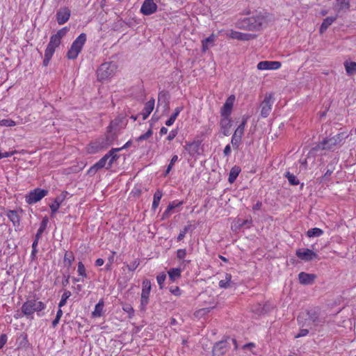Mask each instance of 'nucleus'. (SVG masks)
Instances as JSON below:
<instances>
[{
  "label": "nucleus",
  "instance_id": "27",
  "mask_svg": "<svg viewBox=\"0 0 356 356\" xmlns=\"http://www.w3.org/2000/svg\"><path fill=\"white\" fill-rule=\"evenodd\" d=\"M104 307V302L102 299H101L95 305V309L92 313V316L95 318L100 317L102 315Z\"/></svg>",
  "mask_w": 356,
  "mask_h": 356
},
{
  "label": "nucleus",
  "instance_id": "36",
  "mask_svg": "<svg viewBox=\"0 0 356 356\" xmlns=\"http://www.w3.org/2000/svg\"><path fill=\"white\" fill-rule=\"evenodd\" d=\"M182 204H183V202L182 201L175 200V201H172V202H170L168 206V207H167V209H166V210L163 213V216H168L169 212L171 210H172V209H175V208H177V207H179V206H181Z\"/></svg>",
  "mask_w": 356,
  "mask_h": 356
},
{
  "label": "nucleus",
  "instance_id": "46",
  "mask_svg": "<svg viewBox=\"0 0 356 356\" xmlns=\"http://www.w3.org/2000/svg\"><path fill=\"white\" fill-rule=\"evenodd\" d=\"M140 264V261L138 259H135L130 264L127 265V268L129 271L135 270Z\"/></svg>",
  "mask_w": 356,
  "mask_h": 356
},
{
  "label": "nucleus",
  "instance_id": "6",
  "mask_svg": "<svg viewBox=\"0 0 356 356\" xmlns=\"http://www.w3.org/2000/svg\"><path fill=\"white\" fill-rule=\"evenodd\" d=\"M67 31V27H64L58 30L56 34L52 35L50 38L49 42L47 46L45 51L54 54L56 49L60 46L62 38L66 35Z\"/></svg>",
  "mask_w": 356,
  "mask_h": 356
},
{
  "label": "nucleus",
  "instance_id": "17",
  "mask_svg": "<svg viewBox=\"0 0 356 356\" xmlns=\"http://www.w3.org/2000/svg\"><path fill=\"white\" fill-rule=\"evenodd\" d=\"M200 142L199 140H194L193 142H186L184 148L191 156H194L200 154Z\"/></svg>",
  "mask_w": 356,
  "mask_h": 356
},
{
  "label": "nucleus",
  "instance_id": "31",
  "mask_svg": "<svg viewBox=\"0 0 356 356\" xmlns=\"http://www.w3.org/2000/svg\"><path fill=\"white\" fill-rule=\"evenodd\" d=\"M298 280L301 284H309L312 282V275L301 272L298 275Z\"/></svg>",
  "mask_w": 356,
  "mask_h": 356
},
{
  "label": "nucleus",
  "instance_id": "18",
  "mask_svg": "<svg viewBox=\"0 0 356 356\" xmlns=\"http://www.w3.org/2000/svg\"><path fill=\"white\" fill-rule=\"evenodd\" d=\"M67 195L68 193L67 191H63L59 196L55 198L54 202L49 205L51 211V215L56 213L58 211L61 204L67 198Z\"/></svg>",
  "mask_w": 356,
  "mask_h": 356
},
{
  "label": "nucleus",
  "instance_id": "2",
  "mask_svg": "<svg viewBox=\"0 0 356 356\" xmlns=\"http://www.w3.org/2000/svg\"><path fill=\"white\" fill-rule=\"evenodd\" d=\"M118 70V65L113 62H105L97 68V79L100 82H104L115 76Z\"/></svg>",
  "mask_w": 356,
  "mask_h": 356
},
{
  "label": "nucleus",
  "instance_id": "7",
  "mask_svg": "<svg viewBox=\"0 0 356 356\" xmlns=\"http://www.w3.org/2000/svg\"><path fill=\"white\" fill-rule=\"evenodd\" d=\"M151 288L152 285L150 280L147 279L144 280L142 283V291L140 295V311L145 312L146 310L147 305L149 304V301Z\"/></svg>",
  "mask_w": 356,
  "mask_h": 356
},
{
  "label": "nucleus",
  "instance_id": "51",
  "mask_svg": "<svg viewBox=\"0 0 356 356\" xmlns=\"http://www.w3.org/2000/svg\"><path fill=\"white\" fill-rule=\"evenodd\" d=\"M152 130L149 129L146 133H145L144 134L140 135L138 138V141H141V140H147V139H148L152 136Z\"/></svg>",
  "mask_w": 356,
  "mask_h": 356
},
{
  "label": "nucleus",
  "instance_id": "43",
  "mask_svg": "<svg viewBox=\"0 0 356 356\" xmlns=\"http://www.w3.org/2000/svg\"><path fill=\"white\" fill-rule=\"evenodd\" d=\"M77 273H78L79 275L81 276L83 278L87 277L86 268L81 261H79L78 263Z\"/></svg>",
  "mask_w": 356,
  "mask_h": 356
},
{
  "label": "nucleus",
  "instance_id": "60",
  "mask_svg": "<svg viewBox=\"0 0 356 356\" xmlns=\"http://www.w3.org/2000/svg\"><path fill=\"white\" fill-rule=\"evenodd\" d=\"M309 333V330L308 329H301L300 330V332L296 335V338H299V337H304L305 335H307V334Z\"/></svg>",
  "mask_w": 356,
  "mask_h": 356
},
{
  "label": "nucleus",
  "instance_id": "48",
  "mask_svg": "<svg viewBox=\"0 0 356 356\" xmlns=\"http://www.w3.org/2000/svg\"><path fill=\"white\" fill-rule=\"evenodd\" d=\"M112 253V255L110 256L108 258V263L106 264V270H110L111 269V267L112 266V264H113L114 262V257L116 254V252L115 251H112L111 252Z\"/></svg>",
  "mask_w": 356,
  "mask_h": 356
},
{
  "label": "nucleus",
  "instance_id": "38",
  "mask_svg": "<svg viewBox=\"0 0 356 356\" xmlns=\"http://www.w3.org/2000/svg\"><path fill=\"white\" fill-rule=\"evenodd\" d=\"M212 308H210V307H207V308H202V309H200L198 310H196L193 315L195 318H201L207 314H208L211 310Z\"/></svg>",
  "mask_w": 356,
  "mask_h": 356
},
{
  "label": "nucleus",
  "instance_id": "26",
  "mask_svg": "<svg viewBox=\"0 0 356 356\" xmlns=\"http://www.w3.org/2000/svg\"><path fill=\"white\" fill-rule=\"evenodd\" d=\"M163 196V192L160 189H157L154 194V197H153V202H152V209L155 211L159 204H160V201H161V199Z\"/></svg>",
  "mask_w": 356,
  "mask_h": 356
},
{
  "label": "nucleus",
  "instance_id": "29",
  "mask_svg": "<svg viewBox=\"0 0 356 356\" xmlns=\"http://www.w3.org/2000/svg\"><path fill=\"white\" fill-rule=\"evenodd\" d=\"M168 274L171 282H175L177 279L181 277V270L179 268H170L168 271Z\"/></svg>",
  "mask_w": 356,
  "mask_h": 356
},
{
  "label": "nucleus",
  "instance_id": "32",
  "mask_svg": "<svg viewBox=\"0 0 356 356\" xmlns=\"http://www.w3.org/2000/svg\"><path fill=\"white\" fill-rule=\"evenodd\" d=\"M240 172H241V169L239 167H237V166L233 167L229 172L228 181L230 184L234 183L235 181V180L236 179L237 177L238 176V174L240 173Z\"/></svg>",
  "mask_w": 356,
  "mask_h": 356
},
{
  "label": "nucleus",
  "instance_id": "1",
  "mask_svg": "<svg viewBox=\"0 0 356 356\" xmlns=\"http://www.w3.org/2000/svg\"><path fill=\"white\" fill-rule=\"evenodd\" d=\"M114 151H115V149L108 151L107 154L88 170V174L94 175L99 170L103 168H106V169L111 168L113 164L120 157L118 154H114Z\"/></svg>",
  "mask_w": 356,
  "mask_h": 356
},
{
  "label": "nucleus",
  "instance_id": "40",
  "mask_svg": "<svg viewBox=\"0 0 356 356\" xmlns=\"http://www.w3.org/2000/svg\"><path fill=\"white\" fill-rule=\"evenodd\" d=\"M72 293L70 291L65 290L61 296V299L58 303L60 308L65 305L67 300L71 296Z\"/></svg>",
  "mask_w": 356,
  "mask_h": 356
},
{
  "label": "nucleus",
  "instance_id": "47",
  "mask_svg": "<svg viewBox=\"0 0 356 356\" xmlns=\"http://www.w3.org/2000/svg\"><path fill=\"white\" fill-rule=\"evenodd\" d=\"M169 291L172 295L177 297H179L181 295V290L179 286H170Z\"/></svg>",
  "mask_w": 356,
  "mask_h": 356
},
{
  "label": "nucleus",
  "instance_id": "59",
  "mask_svg": "<svg viewBox=\"0 0 356 356\" xmlns=\"http://www.w3.org/2000/svg\"><path fill=\"white\" fill-rule=\"evenodd\" d=\"M225 343L223 342H219L218 343H216L214 347H213V352H216L219 350H221V349H223L224 348V346H225Z\"/></svg>",
  "mask_w": 356,
  "mask_h": 356
},
{
  "label": "nucleus",
  "instance_id": "10",
  "mask_svg": "<svg viewBox=\"0 0 356 356\" xmlns=\"http://www.w3.org/2000/svg\"><path fill=\"white\" fill-rule=\"evenodd\" d=\"M273 104V97L272 94L266 95L261 103V115L263 118H266L271 112L272 106Z\"/></svg>",
  "mask_w": 356,
  "mask_h": 356
},
{
  "label": "nucleus",
  "instance_id": "23",
  "mask_svg": "<svg viewBox=\"0 0 356 356\" xmlns=\"http://www.w3.org/2000/svg\"><path fill=\"white\" fill-rule=\"evenodd\" d=\"M216 36L212 33L206 39L202 40V51L206 52L209 48L214 44Z\"/></svg>",
  "mask_w": 356,
  "mask_h": 356
},
{
  "label": "nucleus",
  "instance_id": "42",
  "mask_svg": "<svg viewBox=\"0 0 356 356\" xmlns=\"http://www.w3.org/2000/svg\"><path fill=\"white\" fill-rule=\"evenodd\" d=\"M165 279L166 275L165 273H161L156 276V281L160 289H162L163 288Z\"/></svg>",
  "mask_w": 356,
  "mask_h": 356
},
{
  "label": "nucleus",
  "instance_id": "35",
  "mask_svg": "<svg viewBox=\"0 0 356 356\" xmlns=\"http://www.w3.org/2000/svg\"><path fill=\"white\" fill-rule=\"evenodd\" d=\"M74 260V255L72 252L67 251L64 256V264L66 266L70 267L73 261Z\"/></svg>",
  "mask_w": 356,
  "mask_h": 356
},
{
  "label": "nucleus",
  "instance_id": "39",
  "mask_svg": "<svg viewBox=\"0 0 356 356\" xmlns=\"http://www.w3.org/2000/svg\"><path fill=\"white\" fill-rule=\"evenodd\" d=\"M47 221H48V220L47 218H43V220L41 222V225H40L39 229H38V232L35 234V238L40 239V238L41 237V235L42 234L44 229H46Z\"/></svg>",
  "mask_w": 356,
  "mask_h": 356
},
{
  "label": "nucleus",
  "instance_id": "25",
  "mask_svg": "<svg viewBox=\"0 0 356 356\" xmlns=\"http://www.w3.org/2000/svg\"><path fill=\"white\" fill-rule=\"evenodd\" d=\"M337 17L338 15H337L334 17H328L325 18L321 26L320 33H324L327 29L337 19Z\"/></svg>",
  "mask_w": 356,
  "mask_h": 356
},
{
  "label": "nucleus",
  "instance_id": "62",
  "mask_svg": "<svg viewBox=\"0 0 356 356\" xmlns=\"http://www.w3.org/2000/svg\"><path fill=\"white\" fill-rule=\"evenodd\" d=\"M184 109L183 106H178L175 109L174 113L172 115V116H175V118L177 119L178 115H179L180 112L182 111Z\"/></svg>",
  "mask_w": 356,
  "mask_h": 356
},
{
  "label": "nucleus",
  "instance_id": "24",
  "mask_svg": "<svg viewBox=\"0 0 356 356\" xmlns=\"http://www.w3.org/2000/svg\"><path fill=\"white\" fill-rule=\"evenodd\" d=\"M334 9L339 13L343 10H348L350 8V3L346 0H335L333 2Z\"/></svg>",
  "mask_w": 356,
  "mask_h": 356
},
{
  "label": "nucleus",
  "instance_id": "3",
  "mask_svg": "<svg viewBox=\"0 0 356 356\" xmlns=\"http://www.w3.org/2000/svg\"><path fill=\"white\" fill-rule=\"evenodd\" d=\"M348 136L349 134L345 131L339 133L332 137L323 140L316 148L319 149H333L341 146Z\"/></svg>",
  "mask_w": 356,
  "mask_h": 356
},
{
  "label": "nucleus",
  "instance_id": "63",
  "mask_svg": "<svg viewBox=\"0 0 356 356\" xmlns=\"http://www.w3.org/2000/svg\"><path fill=\"white\" fill-rule=\"evenodd\" d=\"M175 120H176V118H175V116L171 115L170 117V118L165 121V125L168 127H170L174 124Z\"/></svg>",
  "mask_w": 356,
  "mask_h": 356
},
{
  "label": "nucleus",
  "instance_id": "19",
  "mask_svg": "<svg viewBox=\"0 0 356 356\" xmlns=\"http://www.w3.org/2000/svg\"><path fill=\"white\" fill-rule=\"evenodd\" d=\"M220 128L222 134L227 136L230 134V129L232 127V119L231 118H222L220 120Z\"/></svg>",
  "mask_w": 356,
  "mask_h": 356
},
{
  "label": "nucleus",
  "instance_id": "28",
  "mask_svg": "<svg viewBox=\"0 0 356 356\" xmlns=\"http://www.w3.org/2000/svg\"><path fill=\"white\" fill-rule=\"evenodd\" d=\"M344 67L348 75H354L356 74V62L346 60L344 62Z\"/></svg>",
  "mask_w": 356,
  "mask_h": 356
},
{
  "label": "nucleus",
  "instance_id": "8",
  "mask_svg": "<svg viewBox=\"0 0 356 356\" xmlns=\"http://www.w3.org/2000/svg\"><path fill=\"white\" fill-rule=\"evenodd\" d=\"M48 194V191L40 188H36L29 191L25 196V201L28 204H33L40 201Z\"/></svg>",
  "mask_w": 356,
  "mask_h": 356
},
{
  "label": "nucleus",
  "instance_id": "12",
  "mask_svg": "<svg viewBox=\"0 0 356 356\" xmlns=\"http://www.w3.org/2000/svg\"><path fill=\"white\" fill-rule=\"evenodd\" d=\"M250 24L251 25V31H259L263 25L267 22L266 18L263 15H257L249 17Z\"/></svg>",
  "mask_w": 356,
  "mask_h": 356
},
{
  "label": "nucleus",
  "instance_id": "13",
  "mask_svg": "<svg viewBox=\"0 0 356 356\" xmlns=\"http://www.w3.org/2000/svg\"><path fill=\"white\" fill-rule=\"evenodd\" d=\"M157 5L154 2V0H145L140 8V12L144 15H150L157 10Z\"/></svg>",
  "mask_w": 356,
  "mask_h": 356
},
{
  "label": "nucleus",
  "instance_id": "56",
  "mask_svg": "<svg viewBox=\"0 0 356 356\" xmlns=\"http://www.w3.org/2000/svg\"><path fill=\"white\" fill-rule=\"evenodd\" d=\"M122 309L129 314H133L134 312L133 307L130 305L123 306Z\"/></svg>",
  "mask_w": 356,
  "mask_h": 356
},
{
  "label": "nucleus",
  "instance_id": "30",
  "mask_svg": "<svg viewBox=\"0 0 356 356\" xmlns=\"http://www.w3.org/2000/svg\"><path fill=\"white\" fill-rule=\"evenodd\" d=\"M243 136V134H238L236 131H234V134L232 135V139H231V143L235 149H238L239 145L241 143V139H242Z\"/></svg>",
  "mask_w": 356,
  "mask_h": 356
},
{
  "label": "nucleus",
  "instance_id": "22",
  "mask_svg": "<svg viewBox=\"0 0 356 356\" xmlns=\"http://www.w3.org/2000/svg\"><path fill=\"white\" fill-rule=\"evenodd\" d=\"M296 256L302 261H310L312 259V250L308 248H299L296 250Z\"/></svg>",
  "mask_w": 356,
  "mask_h": 356
},
{
  "label": "nucleus",
  "instance_id": "54",
  "mask_svg": "<svg viewBox=\"0 0 356 356\" xmlns=\"http://www.w3.org/2000/svg\"><path fill=\"white\" fill-rule=\"evenodd\" d=\"M178 134V130L177 129H172L170 131V134L167 136V140L170 141L172 140Z\"/></svg>",
  "mask_w": 356,
  "mask_h": 356
},
{
  "label": "nucleus",
  "instance_id": "45",
  "mask_svg": "<svg viewBox=\"0 0 356 356\" xmlns=\"http://www.w3.org/2000/svg\"><path fill=\"white\" fill-rule=\"evenodd\" d=\"M16 122L11 119H3L0 120V125L3 127H14Z\"/></svg>",
  "mask_w": 356,
  "mask_h": 356
},
{
  "label": "nucleus",
  "instance_id": "58",
  "mask_svg": "<svg viewBox=\"0 0 356 356\" xmlns=\"http://www.w3.org/2000/svg\"><path fill=\"white\" fill-rule=\"evenodd\" d=\"M39 239L37 238H35V240L32 244V255H35V254L38 252L37 250V246L38 243Z\"/></svg>",
  "mask_w": 356,
  "mask_h": 356
},
{
  "label": "nucleus",
  "instance_id": "33",
  "mask_svg": "<svg viewBox=\"0 0 356 356\" xmlns=\"http://www.w3.org/2000/svg\"><path fill=\"white\" fill-rule=\"evenodd\" d=\"M232 282V275L229 273L225 274V277L224 280H221L219 282V286L222 289H227L231 286Z\"/></svg>",
  "mask_w": 356,
  "mask_h": 356
},
{
  "label": "nucleus",
  "instance_id": "20",
  "mask_svg": "<svg viewBox=\"0 0 356 356\" xmlns=\"http://www.w3.org/2000/svg\"><path fill=\"white\" fill-rule=\"evenodd\" d=\"M6 216L12 222L15 227H19L20 226L21 218L17 210L7 211Z\"/></svg>",
  "mask_w": 356,
  "mask_h": 356
},
{
  "label": "nucleus",
  "instance_id": "55",
  "mask_svg": "<svg viewBox=\"0 0 356 356\" xmlns=\"http://www.w3.org/2000/svg\"><path fill=\"white\" fill-rule=\"evenodd\" d=\"M17 153H18V152L17 150H13V151H10V152H6L4 153H1V159L10 157V156L15 155Z\"/></svg>",
  "mask_w": 356,
  "mask_h": 356
},
{
  "label": "nucleus",
  "instance_id": "34",
  "mask_svg": "<svg viewBox=\"0 0 356 356\" xmlns=\"http://www.w3.org/2000/svg\"><path fill=\"white\" fill-rule=\"evenodd\" d=\"M248 20H249V17L244 18L243 19L237 22L236 24V26L241 29L251 31V29H250L251 25Z\"/></svg>",
  "mask_w": 356,
  "mask_h": 356
},
{
  "label": "nucleus",
  "instance_id": "21",
  "mask_svg": "<svg viewBox=\"0 0 356 356\" xmlns=\"http://www.w3.org/2000/svg\"><path fill=\"white\" fill-rule=\"evenodd\" d=\"M154 103H155L154 99V98H151L145 104L144 108H143V111L141 112V115H142L143 120H146L149 116V115L151 114V113L154 110Z\"/></svg>",
  "mask_w": 356,
  "mask_h": 356
},
{
  "label": "nucleus",
  "instance_id": "57",
  "mask_svg": "<svg viewBox=\"0 0 356 356\" xmlns=\"http://www.w3.org/2000/svg\"><path fill=\"white\" fill-rule=\"evenodd\" d=\"M188 231V227H185L184 230L181 231L180 233L177 236V241H180L184 239L185 235Z\"/></svg>",
  "mask_w": 356,
  "mask_h": 356
},
{
  "label": "nucleus",
  "instance_id": "41",
  "mask_svg": "<svg viewBox=\"0 0 356 356\" xmlns=\"http://www.w3.org/2000/svg\"><path fill=\"white\" fill-rule=\"evenodd\" d=\"M285 177L287 178L291 185L296 186L299 184V180L293 174H291L289 172H286L285 174Z\"/></svg>",
  "mask_w": 356,
  "mask_h": 356
},
{
  "label": "nucleus",
  "instance_id": "53",
  "mask_svg": "<svg viewBox=\"0 0 356 356\" xmlns=\"http://www.w3.org/2000/svg\"><path fill=\"white\" fill-rule=\"evenodd\" d=\"M8 337L6 334H1L0 335V349H1L7 343Z\"/></svg>",
  "mask_w": 356,
  "mask_h": 356
},
{
  "label": "nucleus",
  "instance_id": "9",
  "mask_svg": "<svg viewBox=\"0 0 356 356\" xmlns=\"http://www.w3.org/2000/svg\"><path fill=\"white\" fill-rule=\"evenodd\" d=\"M110 145L107 139L104 138H99L91 142L87 148V151L90 154H95L99 151L106 149Z\"/></svg>",
  "mask_w": 356,
  "mask_h": 356
},
{
  "label": "nucleus",
  "instance_id": "52",
  "mask_svg": "<svg viewBox=\"0 0 356 356\" xmlns=\"http://www.w3.org/2000/svg\"><path fill=\"white\" fill-rule=\"evenodd\" d=\"M186 249H179L177 251V257L179 259H183L186 257Z\"/></svg>",
  "mask_w": 356,
  "mask_h": 356
},
{
  "label": "nucleus",
  "instance_id": "11",
  "mask_svg": "<svg viewBox=\"0 0 356 356\" xmlns=\"http://www.w3.org/2000/svg\"><path fill=\"white\" fill-rule=\"evenodd\" d=\"M235 101V96L232 95L227 97L225 104L220 108V117L222 118H231L232 111Z\"/></svg>",
  "mask_w": 356,
  "mask_h": 356
},
{
  "label": "nucleus",
  "instance_id": "37",
  "mask_svg": "<svg viewBox=\"0 0 356 356\" xmlns=\"http://www.w3.org/2000/svg\"><path fill=\"white\" fill-rule=\"evenodd\" d=\"M248 119H249L248 115H243L242 118V121H241V124L238 126V127L236 129V130L234 131L243 135L244 131H245V125L247 124Z\"/></svg>",
  "mask_w": 356,
  "mask_h": 356
},
{
  "label": "nucleus",
  "instance_id": "14",
  "mask_svg": "<svg viewBox=\"0 0 356 356\" xmlns=\"http://www.w3.org/2000/svg\"><path fill=\"white\" fill-rule=\"evenodd\" d=\"M282 63L280 61L264 60L260 61L257 67L259 70H276L281 67Z\"/></svg>",
  "mask_w": 356,
  "mask_h": 356
},
{
  "label": "nucleus",
  "instance_id": "61",
  "mask_svg": "<svg viewBox=\"0 0 356 356\" xmlns=\"http://www.w3.org/2000/svg\"><path fill=\"white\" fill-rule=\"evenodd\" d=\"M323 231L319 228H313V237L314 236H319L322 235Z\"/></svg>",
  "mask_w": 356,
  "mask_h": 356
},
{
  "label": "nucleus",
  "instance_id": "64",
  "mask_svg": "<svg viewBox=\"0 0 356 356\" xmlns=\"http://www.w3.org/2000/svg\"><path fill=\"white\" fill-rule=\"evenodd\" d=\"M231 153V147L229 145H227L223 150L225 156H229Z\"/></svg>",
  "mask_w": 356,
  "mask_h": 356
},
{
  "label": "nucleus",
  "instance_id": "4",
  "mask_svg": "<svg viewBox=\"0 0 356 356\" xmlns=\"http://www.w3.org/2000/svg\"><path fill=\"white\" fill-rule=\"evenodd\" d=\"M46 305L42 301L35 299L27 300L22 306L21 310L22 314L27 316H32L35 312L40 316V312L44 310Z\"/></svg>",
  "mask_w": 356,
  "mask_h": 356
},
{
  "label": "nucleus",
  "instance_id": "15",
  "mask_svg": "<svg viewBox=\"0 0 356 356\" xmlns=\"http://www.w3.org/2000/svg\"><path fill=\"white\" fill-rule=\"evenodd\" d=\"M71 12L67 7L60 8L56 13V21L59 25L66 23L70 17Z\"/></svg>",
  "mask_w": 356,
  "mask_h": 356
},
{
  "label": "nucleus",
  "instance_id": "16",
  "mask_svg": "<svg viewBox=\"0 0 356 356\" xmlns=\"http://www.w3.org/2000/svg\"><path fill=\"white\" fill-rule=\"evenodd\" d=\"M231 39H235L240 41H248L255 38V35L250 33H245L239 31L231 30L228 34Z\"/></svg>",
  "mask_w": 356,
  "mask_h": 356
},
{
  "label": "nucleus",
  "instance_id": "49",
  "mask_svg": "<svg viewBox=\"0 0 356 356\" xmlns=\"http://www.w3.org/2000/svg\"><path fill=\"white\" fill-rule=\"evenodd\" d=\"M53 55V54L44 51V58L43 60L44 66H47L49 65V63Z\"/></svg>",
  "mask_w": 356,
  "mask_h": 356
},
{
  "label": "nucleus",
  "instance_id": "50",
  "mask_svg": "<svg viewBox=\"0 0 356 356\" xmlns=\"http://www.w3.org/2000/svg\"><path fill=\"white\" fill-rule=\"evenodd\" d=\"M131 144H132V141L129 140L122 147H118V148H112L111 149H115V151H114V154H117L118 152H120L121 150L128 148L129 147L131 146Z\"/></svg>",
  "mask_w": 356,
  "mask_h": 356
},
{
  "label": "nucleus",
  "instance_id": "44",
  "mask_svg": "<svg viewBox=\"0 0 356 356\" xmlns=\"http://www.w3.org/2000/svg\"><path fill=\"white\" fill-rule=\"evenodd\" d=\"M177 161H178V156L177 155L172 156V159L170 160V162L169 165H168L167 169L165 170V176H166L168 174L170 173V172L171 171L174 164Z\"/></svg>",
  "mask_w": 356,
  "mask_h": 356
},
{
  "label": "nucleus",
  "instance_id": "5",
  "mask_svg": "<svg viewBox=\"0 0 356 356\" xmlns=\"http://www.w3.org/2000/svg\"><path fill=\"white\" fill-rule=\"evenodd\" d=\"M86 42V33H81L72 42L70 48L67 52V57L68 59H76L79 53L81 51L83 45Z\"/></svg>",
  "mask_w": 356,
  "mask_h": 356
}]
</instances>
